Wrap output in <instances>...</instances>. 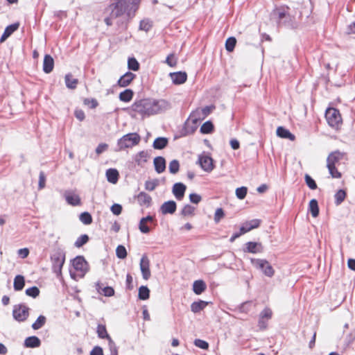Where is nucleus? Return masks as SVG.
<instances>
[{"mask_svg": "<svg viewBox=\"0 0 355 355\" xmlns=\"http://www.w3.org/2000/svg\"><path fill=\"white\" fill-rule=\"evenodd\" d=\"M170 107V103L164 99L144 98L136 101L132 105V110L145 117L159 114Z\"/></svg>", "mask_w": 355, "mask_h": 355, "instance_id": "f257e3e1", "label": "nucleus"}, {"mask_svg": "<svg viewBox=\"0 0 355 355\" xmlns=\"http://www.w3.org/2000/svg\"><path fill=\"white\" fill-rule=\"evenodd\" d=\"M140 0H121L108 6L112 17H120L126 13L128 17L134 15L139 8Z\"/></svg>", "mask_w": 355, "mask_h": 355, "instance_id": "f03ea898", "label": "nucleus"}, {"mask_svg": "<svg viewBox=\"0 0 355 355\" xmlns=\"http://www.w3.org/2000/svg\"><path fill=\"white\" fill-rule=\"evenodd\" d=\"M289 10L288 6H282L274 10V14L277 16L279 25L295 28L297 27V24L295 17L289 13Z\"/></svg>", "mask_w": 355, "mask_h": 355, "instance_id": "7ed1b4c3", "label": "nucleus"}, {"mask_svg": "<svg viewBox=\"0 0 355 355\" xmlns=\"http://www.w3.org/2000/svg\"><path fill=\"white\" fill-rule=\"evenodd\" d=\"M52 270L58 277L62 274V268L65 261V252L60 248L53 251L51 256Z\"/></svg>", "mask_w": 355, "mask_h": 355, "instance_id": "20e7f679", "label": "nucleus"}, {"mask_svg": "<svg viewBox=\"0 0 355 355\" xmlns=\"http://www.w3.org/2000/svg\"><path fill=\"white\" fill-rule=\"evenodd\" d=\"M141 140V137L136 132L128 133L121 137L117 141L119 150L132 148L137 145Z\"/></svg>", "mask_w": 355, "mask_h": 355, "instance_id": "39448f33", "label": "nucleus"}, {"mask_svg": "<svg viewBox=\"0 0 355 355\" xmlns=\"http://www.w3.org/2000/svg\"><path fill=\"white\" fill-rule=\"evenodd\" d=\"M325 118L328 124L336 130H338L342 125L340 112L336 108H328L325 112Z\"/></svg>", "mask_w": 355, "mask_h": 355, "instance_id": "423d86ee", "label": "nucleus"}, {"mask_svg": "<svg viewBox=\"0 0 355 355\" xmlns=\"http://www.w3.org/2000/svg\"><path fill=\"white\" fill-rule=\"evenodd\" d=\"M252 264L267 277H272L275 274V270L269 262L266 259H251Z\"/></svg>", "mask_w": 355, "mask_h": 355, "instance_id": "0eeeda50", "label": "nucleus"}, {"mask_svg": "<svg viewBox=\"0 0 355 355\" xmlns=\"http://www.w3.org/2000/svg\"><path fill=\"white\" fill-rule=\"evenodd\" d=\"M29 308L25 304H18L13 307L12 315L18 322L25 321L29 315Z\"/></svg>", "mask_w": 355, "mask_h": 355, "instance_id": "6e6552de", "label": "nucleus"}, {"mask_svg": "<svg viewBox=\"0 0 355 355\" xmlns=\"http://www.w3.org/2000/svg\"><path fill=\"white\" fill-rule=\"evenodd\" d=\"M198 164H199L201 168L205 172L209 173L212 171L214 168L213 159L205 153H202L198 156Z\"/></svg>", "mask_w": 355, "mask_h": 355, "instance_id": "1a4fd4ad", "label": "nucleus"}, {"mask_svg": "<svg viewBox=\"0 0 355 355\" xmlns=\"http://www.w3.org/2000/svg\"><path fill=\"white\" fill-rule=\"evenodd\" d=\"M272 311L270 308L266 307L259 314L258 326L261 330H265L268 327V321L271 319Z\"/></svg>", "mask_w": 355, "mask_h": 355, "instance_id": "9d476101", "label": "nucleus"}, {"mask_svg": "<svg viewBox=\"0 0 355 355\" xmlns=\"http://www.w3.org/2000/svg\"><path fill=\"white\" fill-rule=\"evenodd\" d=\"M73 266L76 271H79L82 276L88 271V264L85 258L82 256L76 257L72 262Z\"/></svg>", "mask_w": 355, "mask_h": 355, "instance_id": "9b49d317", "label": "nucleus"}, {"mask_svg": "<svg viewBox=\"0 0 355 355\" xmlns=\"http://www.w3.org/2000/svg\"><path fill=\"white\" fill-rule=\"evenodd\" d=\"M63 196L66 202L71 206H79L81 205L80 196L73 190H66Z\"/></svg>", "mask_w": 355, "mask_h": 355, "instance_id": "f8f14e48", "label": "nucleus"}, {"mask_svg": "<svg viewBox=\"0 0 355 355\" xmlns=\"http://www.w3.org/2000/svg\"><path fill=\"white\" fill-rule=\"evenodd\" d=\"M346 154L345 153L336 150L331 153L327 159V165L337 166L340 164L341 160L345 159Z\"/></svg>", "mask_w": 355, "mask_h": 355, "instance_id": "ddd939ff", "label": "nucleus"}, {"mask_svg": "<svg viewBox=\"0 0 355 355\" xmlns=\"http://www.w3.org/2000/svg\"><path fill=\"white\" fill-rule=\"evenodd\" d=\"M142 277L148 280L150 277V261L146 255H143L139 263Z\"/></svg>", "mask_w": 355, "mask_h": 355, "instance_id": "4468645a", "label": "nucleus"}, {"mask_svg": "<svg viewBox=\"0 0 355 355\" xmlns=\"http://www.w3.org/2000/svg\"><path fill=\"white\" fill-rule=\"evenodd\" d=\"M154 220V218L152 216H147L141 218L139 223V230L143 234H148L150 232V229L148 225V223H151Z\"/></svg>", "mask_w": 355, "mask_h": 355, "instance_id": "2eb2a0df", "label": "nucleus"}, {"mask_svg": "<svg viewBox=\"0 0 355 355\" xmlns=\"http://www.w3.org/2000/svg\"><path fill=\"white\" fill-rule=\"evenodd\" d=\"M263 249V248L261 243L250 241L245 243V248L243 250L245 252L257 254L262 252Z\"/></svg>", "mask_w": 355, "mask_h": 355, "instance_id": "dca6fc26", "label": "nucleus"}, {"mask_svg": "<svg viewBox=\"0 0 355 355\" xmlns=\"http://www.w3.org/2000/svg\"><path fill=\"white\" fill-rule=\"evenodd\" d=\"M176 202L173 200H169L162 205L160 211L162 214H172L176 211Z\"/></svg>", "mask_w": 355, "mask_h": 355, "instance_id": "f3484780", "label": "nucleus"}, {"mask_svg": "<svg viewBox=\"0 0 355 355\" xmlns=\"http://www.w3.org/2000/svg\"><path fill=\"white\" fill-rule=\"evenodd\" d=\"M170 77L175 85H180L186 82L187 74L186 72L178 71L170 73Z\"/></svg>", "mask_w": 355, "mask_h": 355, "instance_id": "a211bd4d", "label": "nucleus"}, {"mask_svg": "<svg viewBox=\"0 0 355 355\" xmlns=\"http://www.w3.org/2000/svg\"><path fill=\"white\" fill-rule=\"evenodd\" d=\"M150 157V154L148 150H141L135 155V162L138 166H143Z\"/></svg>", "mask_w": 355, "mask_h": 355, "instance_id": "6ab92c4d", "label": "nucleus"}, {"mask_svg": "<svg viewBox=\"0 0 355 355\" xmlns=\"http://www.w3.org/2000/svg\"><path fill=\"white\" fill-rule=\"evenodd\" d=\"M135 74L132 72L128 71L123 74L118 80V85L121 87L128 86L132 80L135 78Z\"/></svg>", "mask_w": 355, "mask_h": 355, "instance_id": "aec40b11", "label": "nucleus"}, {"mask_svg": "<svg viewBox=\"0 0 355 355\" xmlns=\"http://www.w3.org/2000/svg\"><path fill=\"white\" fill-rule=\"evenodd\" d=\"M260 225V220L253 219L245 223L240 228L241 234H245L252 229L257 228Z\"/></svg>", "mask_w": 355, "mask_h": 355, "instance_id": "412c9836", "label": "nucleus"}, {"mask_svg": "<svg viewBox=\"0 0 355 355\" xmlns=\"http://www.w3.org/2000/svg\"><path fill=\"white\" fill-rule=\"evenodd\" d=\"M186 189L187 187L184 184L181 182L175 183L173 187V193L178 200H181L184 196Z\"/></svg>", "mask_w": 355, "mask_h": 355, "instance_id": "4be33fe9", "label": "nucleus"}, {"mask_svg": "<svg viewBox=\"0 0 355 355\" xmlns=\"http://www.w3.org/2000/svg\"><path fill=\"white\" fill-rule=\"evenodd\" d=\"M54 67V60L50 55H45L43 61V71L46 73H51Z\"/></svg>", "mask_w": 355, "mask_h": 355, "instance_id": "5701e85b", "label": "nucleus"}, {"mask_svg": "<svg viewBox=\"0 0 355 355\" xmlns=\"http://www.w3.org/2000/svg\"><path fill=\"white\" fill-rule=\"evenodd\" d=\"M19 26V24L18 23H15L8 26L5 28L4 32L0 38V42H3L8 37H10L15 31L18 29Z\"/></svg>", "mask_w": 355, "mask_h": 355, "instance_id": "b1692460", "label": "nucleus"}, {"mask_svg": "<svg viewBox=\"0 0 355 355\" xmlns=\"http://www.w3.org/2000/svg\"><path fill=\"white\" fill-rule=\"evenodd\" d=\"M155 170L157 173H163L166 169V161L163 157H156L153 161Z\"/></svg>", "mask_w": 355, "mask_h": 355, "instance_id": "393cba45", "label": "nucleus"}, {"mask_svg": "<svg viewBox=\"0 0 355 355\" xmlns=\"http://www.w3.org/2000/svg\"><path fill=\"white\" fill-rule=\"evenodd\" d=\"M137 201L141 206L148 207L151 205L152 198L150 195L141 191L137 196Z\"/></svg>", "mask_w": 355, "mask_h": 355, "instance_id": "a878e982", "label": "nucleus"}, {"mask_svg": "<svg viewBox=\"0 0 355 355\" xmlns=\"http://www.w3.org/2000/svg\"><path fill=\"white\" fill-rule=\"evenodd\" d=\"M96 289L100 293L105 297H112L114 295V290L111 286L102 287L100 282L96 284Z\"/></svg>", "mask_w": 355, "mask_h": 355, "instance_id": "bb28decb", "label": "nucleus"}, {"mask_svg": "<svg viewBox=\"0 0 355 355\" xmlns=\"http://www.w3.org/2000/svg\"><path fill=\"white\" fill-rule=\"evenodd\" d=\"M277 135L279 137L283 138V139H288L291 141H294L295 139V137L294 135H293L288 129L279 126L277 129Z\"/></svg>", "mask_w": 355, "mask_h": 355, "instance_id": "cd10ccee", "label": "nucleus"}, {"mask_svg": "<svg viewBox=\"0 0 355 355\" xmlns=\"http://www.w3.org/2000/svg\"><path fill=\"white\" fill-rule=\"evenodd\" d=\"M41 341L39 338L35 336H29L24 340V346L29 348H35L40 347Z\"/></svg>", "mask_w": 355, "mask_h": 355, "instance_id": "c85d7f7f", "label": "nucleus"}, {"mask_svg": "<svg viewBox=\"0 0 355 355\" xmlns=\"http://www.w3.org/2000/svg\"><path fill=\"white\" fill-rule=\"evenodd\" d=\"M98 336L100 338H106L108 340V345L110 347L111 342H114L111 337L108 335L107 332V329L105 325L103 324H98L97 326V330H96Z\"/></svg>", "mask_w": 355, "mask_h": 355, "instance_id": "c756f323", "label": "nucleus"}, {"mask_svg": "<svg viewBox=\"0 0 355 355\" xmlns=\"http://www.w3.org/2000/svg\"><path fill=\"white\" fill-rule=\"evenodd\" d=\"M204 119L205 117L202 116V113H200V109H196L195 111L191 112L186 124L187 125L190 121H191L195 125H196L200 121Z\"/></svg>", "mask_w": 355, "mask_h": 355, "instance_id": "7c9ffc66", "label": "nucleus"}, {"mask_svg": "<svg viewBox=\"0 0 355 355\" xmlns=\"http://www.w3.org/2000/svg\"><path fill=\"white\" fill-rule=\"evenodd\" d=\"M119 172L115 168H110L106 171L107 180L109 182L115 184L119 180Z\"/></svg>", "mask_w": 355, "mask_h": 355, "instance_id": "2f4dec72", "label": "nucleus"}, {"mask_svg": "<svg viewBox=\"0 0 355 355\" xmlns=\"http://www.w3.org/2000/svg\"><path fill=\"white\" fill-rule=\"evenodd\" d=\"M207 288V285L202 280H196L193 284V291L196 295H200Z\"/></svg>", "mask_w": 355, "mask_h": 355, "instance_id": "473e14b6", "label": "nucleus"}, {"mask_svg": "<svg viewBox=\"0 0 355 355\" xmlns=\"http://www.w3.org/2000/svg\"><path fill=\"white\" fill-rule=\"evenodd\" d=\"M168 141L166 137H157L155 139L153 144V147L155 149L162 150L168 145Z\"/></svg>", "mask_w": 355, "mask_h": 355, "instance_id": "72a5a7b5", "label": "nucleus"}, {"mask_svg": "<svg viewBox=\"0 0 355 355\" xmlns=\"http://www.w3.org/2000/svg\"><path fill=\"white\" fill-rule=\"evenodd\" d=\"M207 304L208 302L203 300L194 302L191 305V310L192 312L196 313L203 310Z\"/></svg>", "mask_w": 355, "mask_h": 355, "instance_id": "f704fd0d", "label": "nucleus"}, {"mask_svg": "<svg viewBox=\"0 0 355 355\" xmlns=\"http://www.w3.org/2000/svg\"><path fill=\"white\" fill-rule=\"evenodd\" d=\"M65 84L67 88L73 89L76 88L78 80L77 78H73L71 73H68L64 77Z\"/></svg>", "mask_w": 355, "mask_h": 355, "instance_id": "c9c22d12", "label": "nucleus"}, {"mask_svg": "<svg viewBox=\"0 0 355 355\" xmlns=\"http://www.w3.org/2000/svg\"><path fill=\"white\" fill-rule=\"evenodd\" d=\"M25 285L24 277L22 275H18L14 279L13 287L14 289L17 291H21L23 289Z\"/></svg>", "mask_w": 355, "mask_h": 355, "instance_id": "e433bc0d", "label": "nucleus"}, {"mask_svg": "<svg viewBox=\"0 0 355 355\" xmlns=\"http://www.w3.org/2000/svg\"><path fill=\"white\" fill-rule=\"evenodd\" d=\"M133 94L132 89H127L119 94V99L123 102H130L133 97Z\"/></svg>", "mask_w": 355, "mask_h": 355, "instance_id": "4c0bfd02", "label": "nucleus"}, {"mask_svg": "<svg viewBox=\"0 0 355 355\" xmlns=\"http://www.w3.org/2000/svg\"><path fill=\"white\" fill-rule=\"evenodd\" d=\"M309 209L313 217L315 218L319 214V207L318 201L315 199H312L309 202Z\"/></svg>", "mask_w": 355, "mask_h": 355, "instance_id": "58836bf2", "label": "nucleus"}, {"mask_svg": "<svg viewBox=\"0 0 355 355\" xmlns=\"http://www.w3.org/2000/svg\"><path fill=\"white\" fill-rule=\"evenodd\" d=\"M46 322V317L41 315L37 318L35 322L34 323H33L31 327L34 330H38V329H41L45 324Z\"/></svg>", "mask_w": 355, "mask_h": 355, "instance_id": "ea45409f", "label": "nucleus"}, {"mask_svg": "<svg viewBox=\"0 0 355 355\" xmlns=\"http://www.w3.org/2000/svg\"><path fill=\"white\" fill-rule=\"evenodd\" d=\"M150 290L147 286H141L139 288L138 297L141 300H146L149 298Z\"/></svg>", "mask_w": 355, "mask_h": 355, "instance_id": "a19ab883", "label": "nucleus"}, {"mask_svg": "<svg viewBox=\"0 0 355 355\" xmlns=\"http://www.w3.org/2000/svg\"><path fill=\"white\" fill-rule=\"evenodd\" d=\"M214 130V125L210 121L205 122L200 127V132L202 134H209Z\"/></svg>", "mask_w": 355, "mask_h": 355, "instance_id": "79ce46f5", "label": "nucleus"}, {"mask_svg": "<svg viewBox=\"0 0 355 355\" xmlns=\"http://www.w3.org/2000/svg\"><path fill=\"white\" fill-rule=\"evenodd\" d=\"M128 68L135 71H138L139 69V63L135 58H129L128 60Z\"/></svg>", "mask_w": 355, "mask_h": 355, "instance_id": "37998d69", "label": "nucleus"}, {"mask_svg": "<svg viewBox=\"0 0 355 355\" xmlns=\"http://www.w3.org/2000/svg\"><path fill=\"white\" fill-rule=\"evenodd\" d=\"M80 220L85 225H89L92 223V217L89 212H83L79 216Z\"/></svg>", "mask_w": 355, "mask_h": 355, "instance_id": "c03bdc74", "label": "nucleus"}, {"mask_svg": "<svg viewBox=\"0 0 355 355\" xmlns=\"http://www.w3.org/2000/svg\"><path fill=\"white\" fill-rule=\"evenodd\" d=\"M236 44V40L234 37H230L225 42V49L227 51L232 52Z\"/></svg>", "mask_w": 355, "mask_h": 355, "instance_id": "a18cd8bd", "label": "nucleus"}, {"mask_svg": "<svg viewBox=\"0 0 355 355\" xmlns=\"http://www.w3.org/2000/svg\"><path fill=\"white\" fill-rule=\"evenodd\" d=\"M180 164L177 159H173L169 163L168 170L172 174H175L179 171Z\"/></svg>", "mask_w": 355, "mask_h": 355, "instance_id": "49530a36", "label": "nucleus"}, {"mask_svg": "<svg viewBox=\"0 0 355 355\" xmlns=\"http://www.w3.org/2000/svg\"><path fill=\"white\" fill-rule=\"evenodd\" d=\"M345 196H346V193L344 190L340 189L339 191H338L334 196L336 204V205L341 204L343 202V200H345Z\"/></svg>", "mask_w": 355, "mask_h": 355, "instance_id": "de8ad7c7", "label": "nucleus"}, {"mask_svg": "<svg viewBox=\"0 0 355 355\" xmlns=\"http://www.w3.org/2000/svg\"><path fill=\"white\" fill-rule=\"evenodd\" d=\"M116 255L119 259H123L127 257V251L123 245H119L116 249Z\"/></svg>", "mask_w": 355, "mask_h": 355, "instance_id": "09e8293b", "label": "nucleus"}, {"mask_svg": "<svg viewBox=\"0 0 355 355\" xmlns=\"http://www.w3.org/2000/svg\"><path fill=\"white\" fill-rule=\"evenodd\" d=\"M236 196L239 200H243L248 193V188L246 187H239L236 189Z\"/></svg>", "mask_w": 355, "mask_h": 355, "instance_id": "8fccbe9b", "label": "nucleus"}, {"mask_svg": "<svg viewBox=\"0 0 355 355\" xmlns=\"http://www.w3.org/2000/svg\"><path fill=\"white\" fill-rule=\"evenodd\" d=\"M89 241V236L87 234H83L80 236H79L77 240L76 241L74 245L76 248H80L83 245L87 243Z\"/></svg>", "mask_w": 355, "mask_h": 355, "instance_id": "3c124183", "label": "nucleus"}, {"mask_svg": "<svg viewBox=\"0 0 355 355\" xmlns=\"http://www.w3.org/2000/svg\"><path fill=\"white\" fill-rule=\"evenodd\" d=\"M195 207L190 205H186L181 211V214L184 216L193 215Z\"/></svg>", "mask_w": 355, "mask_h": 355, "instance_id": "603ef678", "label": "nucleus"}, {"mask_svg": "<svg viewBox=\"0 0 355 355\" xmlns=\"http://www.w3.org/2000/svg\"><path fill=\"white\" fill-rule=\"evenodd\" d=\"M158 184V180H148L145 182V189L148 191H152L155 189Z\"/></svg>", "mask_w": 355, "mask_h": 355, "instance_id": "864d4df0", "label": "nucleus"}, {"mask_svg": "<svg viewBox=\"0 0 355 355\" xmlns=\"http://www.w3.org/2000/svg\"><path fill=\"white\" fill-rule=\"evenodd\" d=\"M329 172L333 178H341V173L338 171L336 166L327 165Z\"/></svg>", "mask_w": 355, "mask_h": 355, "instance_id": "5fc2aeb1", "label": "nucleus"}, {"mask_svg": "<svg viewBox=\"0 0 355 355\" xmlns=\"http://www.w3.org/2000/svg\"><path fill=\"white\" fill-rule=\"evenodd\" d=\"M26 294L28 296L35 298L40 294V290L37 286H32L26 290Z\"/></svg>", "mask_w": 355, "mask_h": 355, "instance_id": "6e6d98bb", "label": "nucleus"}, {"mask_svg": "<svg viewBox=\"0 0 355 355\" xmlns=\"http://www.w3.org/2000/svg\"><path fill=\"white\" fill-rule=\"evenodd\" d=\"M306 185L312 190L317 189V184L315 180L308 174L305 175L304 177Z\"/></svg>", "mask_w": 355, "mask_h": 355, "instance_id": "4d7b16f0", "label": "nucleus"}, {"mask_svg": "<svg viewBox=\"0 0 355 355\" xmlns=\"http://www.w3.org/2000/svg\"><path fill=\"white\" fill-rule=\"evenodd\" d=\"M225 216L224 211L222 208L216 209L214 214V221L216 223H218L220 220Z\"/></svg>", "mask_w": 355, "mask_h": 355, "instance_id": "13d9d810", "label": "nucleus"}, {"mask_svg": "<svg viewBox=\"0 0 355 355\" xmlns=\"http://www.w3.org/2000/svg\"><path fill=\"white\" fill-rule=\"evenodd\" d=\"M105 14L107 15V17H105L104 21L107 26H111L112 24V19L118 17L111 15V12L108 10V6L105 10Z\"/></svg>", "mask_w": 355, "mask_h": 355, "instance_id": "bf43d9fd", "label": "nucleus"}, {"mask_svg": "<svg viewBox=\"0 0 355 355\" xmlns=\"http://www.w3.org/2000/svg\"><path fill=\"white\" fill-rule=\"evenodd\" d=\"M194 345L202 349H207L209 347L208 343L201 339H196L194 340Z\"/></svg>", "mask_w": 355, "mask_h": 355, "instance_id": "052dcab7", "label": "nucleus"}, {"mask_svg": "<svg viewBox=\"0 0 355 355\" xmlns=\"http://www.w3.org/2000/svg\"><path fill=\"white\" fill-rule=\"evenodd\" d=\"M111 211L113 214L118 216L121 214L122 211V206L119 204H114L112 205L110 208Z\"/></svg>", "mask_w": 355, "mask_h": 355, "instance_id": "680f3d73", "label": "nucleus"}, {"mask_svg": "<svg viewBox=\"0 0 355 355\" xmlns=\"http://www.w3.org/2000/svg\"><path fill=\"white\" fill-rule=\"evenodd\" d=\"M201 196L197 193H191L189 195V200L192 203L198 204L201 201Z\"/></svg>", "mask_w": 355, "mask_h": 355, "instance_id": "e2e57ef3", "label": "nucleus"}, {"mask_svg": "<svg viewBox=\"0 0 355 355\" xmlns=\"http://www.w3.org/2000/svg\"><path fill=\"white\" fill-rule=\"evenodd\" d=\"M166 62L167 63L168 65H169L170 67H174L177 64V61L175 59V56L173 54H170L167 56L166 59Z\"/></svg>", "mask_w": 355, "mask_h": 355, "instance_id": "0e129e2a", "label": "nucleus"}, {"mask_svg": "<svg viewBox=\"0 0 355 355\" xmlns=\"http://www.w3.org/2000/svg\"><path fill=\"white\" fill-rule=\"evenodd\" d=\"M214 108V106H205V107L200 109V113H202V116L205 118L211 112Z\"/></svg>", "mask_w": 355, "mask_h": 355, "instance_id": "69168bd1", "label": "nucleus"}, {"mask_svg": "<svg viewBox=\"0 0 355 355\" xmlns=\"http://www.w3.org/2000/svg\"><path fill=\"white\" fill-rule=\"evenodd\" d=\"M150 27H151V25L148 21H146V20L141 21L140 24H139V28L141 30L148 31H149Z\"/></svg>", "mask_w": 355, "mask_h": 355, "instance_id": "338daca9", "label": "nucleus"}, {"mask_svg": "<svg viewBox=\"0 0 355 355\" xmlns=\"http://www.w3.org/2000/svg\"><path fill=\"white\" fill-rule=\"evenodd\" d=\"M90 355H103V349L99 346H96L91 351Z\"/></svg>", "mask_w": 355, "mask_h": 355, "instance_id": "774afa93", "label": "nucleus"}]
</instances>
